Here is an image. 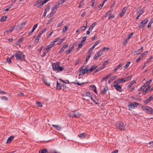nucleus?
I'll return each mask as SVG.
<instances>
[{"instance_id":"1","label":"nucleus","mask_w":153,"mask_h":153,"mask_svg":"<svg viewBox=\"0 0 153 153\" xmlns=\"http://www.w3.org/2000/svg\"><path fill=\"white\" fill-rule=\"evenodd\" d=\"M15 56L17 60H22L25 59V55L22 52L17 51L15 54Z\"/></svg>"},{"instance_id":"2","label":"nucleus","mask_w":153,"mask_h":153,"mask_svg":"<svg viewBox=\"0 0 153 153\" xmlns=\"http://www.w3.org/2000/svg\"><path fill=\"white\" fill-rule=\"evenodd\" d=\"M132 77V76L130 75L125 78L119 79H118V81L119 83H123L130 80Z\"/></svg>"},{"instance_id":"3","label":"nucleus","mask_w":153,"mask_h":153,"mask_svg":"<svg viewBox=\"0 0 153 153\" xmlns=\"http://www.w3.org/2000/svg\"><path fill=\"white\" fill-rule=\"evenodd\" d=\"M117 128L121 131H124L125 130V127L123 123H122L117 122L116 124Z\"/></svg>"},{"instance_id":"4","label":"nucleus","mask_w":153,"mask_h":153,"mask_svg":"<svg viewBox=\"0 0 153 153\" xmlns=\"http://www.w3.org/2000/svg\"><path fill=\"white\" fill-rule=\"evenodd\" d=\"M46 30V28H44L41 30L37 35V37L35 40L34 42H37L40 38L41 35Z\"/></svg>"},{"instance_id":"5","label":"nucleus","mask_w":153,"mask_h":153,"mask_svg":"<svg viewBox=\"0 0 153 153\" xmlns=\"http://www.w3.org/2000/svg\"><path fill=\"white\" fill-rule=\"evenodd\" d=\"M92 92L90 93L89 91H86L82 93V95L85 97H89L91 99V98L92 97Z\"/></svg>"},{"instance_id":"6","label":"nucleus","mask_w":153,"mask_h":153,"mask_svg":"<svg viewBox=\"0 0 153 153\" xmlns=\"http://www.w3.org/2000/svg\"><path fill=\"white\" fill-rule=\"evenodd\" d=\"M148 20L146 19L143 20L140 23L139 27L140 28H143L145 25L148 22Z\"/></svg>"},{"instance_id":"7","label":"nucleus","mask_w":153,"mask_h":153,"mask_svg":"<svg viewBox=\"0 0 153 153\" xmlns=\"http://www.w3.org/2000/svg\"><path fill=\"white\" fill-rule=\"evenodd\" d=\"M80 73L82 75H84L85 73H87L89 71V70L87 68H85L83 69H82V68L81 67L79 68Z\"/></svg>"},{"instance_id":"8","label":"nucleus","mask_w":153,"mask_h":153,"mask_svg":"<svg viewBox=\"0 0 153 153\" xmlns=\"http://www.w3.org/2000/svg\"><path fill=\"white\" fill-rule=\"evenodd\" d=\"M150 107L147 106H143L141 107V109L144 111L146 113H148L149 111V109Z\"/></svg>"},{"instance_id":"9","label":"nucleus","mask_w":153,"mask_h":153,"mask_svg":"<svg viewBox=\"0 0 153 153\" xmlns=\"http://www.w3.org/2000/svg\"><path fill=\"white\" fill-rule=\"evenodd\" d=\"M127 9V7H124L122 9V12L120 13L119 14V15L121 17H122L124 14L125 13L126 10Z\"/></svg>"},{"instance_id":"10","label":"nucleus","mask_w":153,"mask_h":153,"mask_svg":"<svg viewBox=\"0 0 153 153\" xmlns=\"http://www.w3.org/2000/svg\"><path fill=\"white\" fill-rule=\"evenodd\" d=\"M15 26H14L12 27H11L9 30L4 33V35H5L6 34H8L9 33L11 32L14 30L15 28Z\"/></svg>"},{"instance_id":"11","label":"nucleus","mask_w":153,"mask_h":153,"mask_svg":"<svg viewBox=\"0 0 153 153\" xmlns=\"http://www.w3.org/2000/svg\"><path fill=\"white\" fill-rule=\"evenodd\" d=\"M139 104L136 102H135L134 103H131L130 105L128 106L129 108H136L137 107L138 105Z\"/></svg>"},{"instance_id":"12","label":"nucleus","mask_w":153,"mask_h":153,"mask_svg":"<svg viewBox=\"0 0 153 153\" xmlns=\"http://www.w3.org/2000/svg\"><path fill=\"white\" fill-rule=\"evenodd\" d=\"M81 115V114L78 112H77L76 114L74 113L72 115L71 114L69 115V116L72 117L79 118V117Z\"/></svg>"},{"instance_id":"13","label":"nucleus","mask_w":153,"mask_h":153,"mask_svg":"<svg viewBox=\"0 0 153 153\" xmlns=\"http://www.w3.org/2000/svg\"><path fill=\"white\" fill-rule=\"evenodd\" d=\"M123 63H121L119 64V65H117V67L114 68V69L113 70V71L114 72H115L117 71L119 69L121 68L123 66Z\"/></svg>"},{"instance_id":"14","label":"nucleus","mask_w":153,"mask_h":153,"mask_svg":"<svg viewBox=\"0 0 153 153\" xmlns=\"http://www.w3.org/2000/svg\"><path fill=\"white\" fill-rule=\"evenodd\" d=\"M68 44H66L65 45H63L62 47V48L59 51V53H62L64 50L68 46Z\"/></svg>"},{"instance_id":"15","label":"nucleus","mask_w":153,"mask_h":153,"mask_svg":"<svg viewBox=\"0 0 153 153\" xmlns=\"http://www.w3.org/2000/svg\"><path fill=\"white\" fill-rule=\"evenodd\" d=\"M90 89H91L92 90H93L94 92L96 93L97 94V91H96V86L93 85H90Z\"/></svg>"},{"instance_id":"16","label":"nucleus","mask_w":153,"mask_h":153,"mask_svg":"<svg viewBox=\"0 0 153 153\" xmlns=\"http://www.w3.org/2000/svg\"><path fill=\"white\" fill-rule=\"evenodd\" d=\"M97 67V66L95 65H93L90 68L89 70V73H90L93 70L96 69Z\"/></svg>"},{"instance_id":"17","label":"nucleus","mask_w":153,"mask_h":153,"mask_svg":"<svg viewBox=\"0 0 153 153\" xmlns=\"http://www.w3.org/2000/svg\"><path fill=\"white\" fill-rule=\"evenodd\" d=\"M136 83V81L133 80L128 85L127 87V89L130 88L134 84Z\"/></svg>"},{"instance_id":"18","label":"nucleus","mask_w":153,"mask_h":153,"mask_svg":"<svg viewBox=\"0 0 153 153\" xmlns=\"http://www.w3.org/2000/svg\"><path fill=\"white\" fill-rule=\"evenodd\" d=\"M144 12V9H142L140 11V12L138 14V15L136 16V19H138L139 18L141 15L142 14H143Z\"/></svg>"},{"instance_id":"19","label":"nucleus","mask_w":153,"mask_h":153,"mask_svg":"<svg viewBox=\"0 0 153 153\" xmlns=\"http://www.w3.org/2000/svg\"><path fill=\"white\" fill-rule=\"evenodd\" d=\"M52 126L57 130L60 131L61 129V127L60 126L52 125Z\"/></svg>"},{"instance_id":"20","label":"nucleus","mask_w":153,"mask_h":153,"mask_svg":"<svg viewBox=\"0 0 153 153\" xmlns=\"http://www.w3.org/2000/svg\"><path fill=\"white\" fill-rule=\"evenodd\" d=\"M74 45H72L69 49L66 52V54L67 55L71 53L73 49H74Z\"/></svg>"},{"instance_id":"21","label":"nucleus","mask_w":153,"mask_h":153,"mask_svg":"<svg viewBox=\"0 0 153 153\" xmlns=\"http://www.w3.org/2000/svg\"><path fill=\"white\" fill-rule=\"evenodd\" d=\"M97 25V23L95 22L93 23L90 27L88 29V30H90L91 31L93 28L95 26V25Z\"/></svg>"},{"instance_id":"22","label":"nucleus","mask_w":153,"mask_h":153,"mask_svg":"<svg viewBox=\"0 0 153 153\" xmlns=\"http://www.w3.org/2000/svg\"><path fill=\"white\" fill-rule=\"evenodd\" d=\"M14 137L13 136H11L10 137L7 139L6 143H10L12 140H13V138H14Z\"/></svg>"},{"instance_id":"23","label":"nucleus","mask_w":153,"mask_h":153,"mask_svg":"<svg viewBox=\"0 0 153 153\" xmlns=\"http://www.w3.org/2000/svg\"><path fill=\"white\" fill-rule=\"evenodd\" d=\"M56 88L58 90H60L62 88L61 84L59 83L58 81L56 82Z\"/></svg>"},{"instance_id":"24","label":"nucleus","mask_w":153,"mask_h":153,"mask_svg":"<svg viewBox=\"0 0 153 153\" xmlns=\"http://www.w3.org/2000/svg\"><path fill=\"white\" fill-rule=\"evenodd\" d=\"M59 65L56 64L54 63L52 65V68L53 69V70L56 71V70L57 69V68L58 67Z\"/></svg>"},{"instance_id":"25","label":"nucleus","mask_w":153,"mask_h":153,"mask_svg":"<svg viewBox=\"0 0 153 153\" xmlns=\"http://www.w3.org/2000/svg\"><path fill=\"white\" fill-rule=\"evenodd\" d=\"M143 47H142L137 51H135V52L137 54H140L143 52Z\"/></svg>"},{"instance_id":"26","label":"nucleus","mask_w":153,"mask_h":153,"mask_svg":"<svg viewBox=\"0 0 153 153\" xmlns=\"http://www.w3.org/2000/svg\"><path fill=\"white\" fill-rule=\"evenodd\" d=\"M64 69L63 67L59 66V65L58 67L57 68V69L56 71V72H59V71H62Z\"/></svg>"},{"instance_id":"27","label":"nucleus","mask_w":153,"mask_h":153,"mask_svg":"<svg viewBox=\"0 0 153 153\" xmlns=\"http://www.w3.org/2000/svg\"><path fill=\"white\" fill-rule=\"evenodd\" d=\"M115 89L117 90L118 91H119V92H122V87L120 85H118L117 86H116V87H115Z\"/></svg>"},{"instance_id":"28","label":"nucleus","mask_w":153,"mask_h":153,"mask_svg":"<svg viewBox=\"0 0 153 153\" xmlns=\"http://www.w3.org/2000/svg\"><path fill=\"white\" fill-rule=\"evenodd\" d=\"M79 137L82 139L84 138L86 136V134L85 133H81L79 135Z\"/></svg>"},{"instance_id":"29","label":"nucleus","mask_w":153,"mask_h":153,"mask_svg":"<svg viewBox=\"0 0 153 153\" xmlns=\"http://www.w3.org/2000/svg\"><path fill=\"white\" fill-rule=\"evenodd\" d=\"M50 0H44L42 2V3L41 4H40L39 5L36 6L37 8H40L42 6V4H45L48 1H49Z\"/></svg>"},{"instance_id":"30","label":"nucleus","mask_w":153,"mask_h":153,"mask_svg":"<svg viewBox=\"0 0 153 153\" xmlns=\"http://www.w3.org/2000/svg\"><path fill=\"white\" fill-rule=\"evenodd\" d=\"M151 87L150 86H148L146 89L143 91V94H146L148 92V91H149V90L151 89Z\"/></svg>"},{"instance_id":"31","label":"nucleus","mask_w":153,"mask_h":153,"mask_svg":"<svg viewBox=\"0 0 153 153\" xmlns=\"http://www.w3.org/2000/svg\"><path fill=\"white\" fill-rule=\"evenodd\" d=\"M91 99L95 104H97L98 103V100L97 99H96L95 98H94L93 97H92L91 98Z\"/></svg>"},{"instance_id":"32","label":"nucleus","mask_w":153,"mask_h":153,"mask_svg":"<svg viewBox=\"0 0 153 153\" xmlns=\"http://www.w3.org/2000/svg\"><path fill=\"white\" fill-rule=\"evenodd\" d=\"M59 5V4L58 3L56 4V5L53 7L52 8V10H53L55 9H57L58 8V7Z\"/></svg>"},{"instance_id":"33","label":"nucleus","mask_w":153,"mask_h":153,"mask_svg":"<svg viewBox=\"0 0 153 153\" xmlns=\"http://www.w3.org/2000/svg\"><path fill=\"white\" fill-rule=\"evenodd\" d=\"M84 44V43H82V42H81L79 44L78 47L77 49V51H78L81 48Z\"/></svg>"},{"instance_id":"34","label":"nucleus","mask_w":153,"mask_h":153,"mask_svg":"<svg viewBox=\"0 0 153 153\" xmlns=\"http://www.w3.org/2000/svg\"><path fill=\"white\" fill-rule=\"evenodd\" d=\"M84 5V0H82V1H81L80 2L78 6V7L79 8H80L82 7V6Z\"/></svg>"},{"instance_id":"35","label":"nucleus","mask_w":153,"mask_h":153,"mask_svg":"<svg viewBox=\"0 0 153 153\" xmlns=\"http://www.w3.org/2000/svg\"><path fill=\"white\" fill-rule=\"evenodd\" d=\"M50 8V6H49L47 8L45 9V10L44 12V16H45L47 12L49 10Z\"/></svg>"},{"instance_id":"36","label":"nucleus","mask_w":153,"mask_h":153,"mask_svg":"<svg viewBox=\"0 0 153 153\" xmlns=\"http://www.w3.org/2000/svg\"><path fill=\"white\" fill-rule=\"evenodd\" d=\"M23 40V38H20L16 42V44L18 45L19 44L21 43Z\"/></svg>"},{"instance_id":"37","label":"nucleus","mask_w":153,"mask_h":153,"mask_svg":"<svg viewBox=\"0 0 153 153\" xmlns=\"http://www.w3.org/2000/svg\"><path fill=\"white\" fill-rule=\"evenodd\" d=\"M43 0H38L35 3V5H36L39 4H41L42 3V1Z\"/></svg>"},{"instance_id":"38","label":"nucleus","mask_w":153,"mask_h":153,"mask_svg":"<svg viewBox=\"0 0 153 153\" xmlns=\"http://www.w3.org/2000/svg\"><path fill=\"white\" fill-rule=\"evenodd\" d=\"M117 77V76L115 75L112 77H111L108 81V83H109L111 82L112 81L114 80Z\"/></svg>"},{"instance_id":"39","label":"nucleus","mask_w":153,"mask_h":153,"mask_svg":"<svg viewBox=\"0 0 153 153\" xmlns=\"http://www.w3.org/2000/svg\"><path fill=\"white\" fill-rule=\"evenodd\" d=\"M100 56L99 53H97L94 56L93 59H97L98 57H99Z\"/></svg>"},{"instance_id":"40","label":"nucleus","mask_w":153,"mask_h":153,"mask_svg":"<svg viewBox=\"0 0 153 153\" xmlns=\"http://www.w3.org/2000/svg\"><path fill=\"white\" fill-rule=\"evenodd\" d=\"M60 39V38L58 37L55 39L54 41L51 42V43H53V44H54L55 42H56L59 41Z\"/></svg>"},{"instance_id":"41","label":"nucleus","mask_w":153,"mask_h":153,"mask_svg":"<svg viewBox=\"0 0 153 153\" xmlns=\"http://www.w3.org/2000/svg\"><path fill=\"white\" fill-rule=\"evenodd\" d=\"M131 63L130 62H128L126 65L123 67L124 70H125L129 66L130 63Z\"/></svg>"},{"instance_id":"42","label":"nucleus","mask_w":153,"mask_h":153,"mask_svg":"<svg viewBox=\"0 0 153 153\" xmlns=\"http://www.w3.org/2000/svg\"><path fill=\"white\" fill-rule=\"evenodd\" d=\"M153 19H151L148 25V26H147L148 28H149V27H151V24L153 23Z\"/></svg>"},{"instance_id":"43","label":"nucleus","mask_w":153,"mask_h":153,"mask_svg":"<svg viewBox=\"0 0 153 153\" xmlns=\"http://www.w3.org/2000/svg\"><path fill=\"white\" fill-rule=\"evenodd\" d=\"M152 98V97H150L149 98L147 99L145 102V104H147V103L149 102L151 100Z\"/></svg>"},{"instance_id":"44","label":"nucleus","mask_w":153,"mask_h":153,"mask_svg":"<svg viewBox=\"0 0 153 153\" xmlns=\"http://www.w3.org/2000/svg\"><path fill=\"white\" fill-rule=\"evenodd\" d=\"M149 108V109L148 113L150 114H153V109H152V108L150 107Z\"/></svg>"},{"instance_id":"45","label":"nucleus","mask_w":153,"mask_h":153,"mask_svg":"<svg viewBox=\"0 0 153 153\" xmlns=\"http://www.w3.org/2000/svg\"><path fill=\"white\" fill-rule=\"evenodd\" d=\"M133 33H130L126 38L127 40H128L129 39H130L131 37L133 36Z\"/></svg>"},{"instance_id":"46","label":"nucleus","mask_w":153,"mask_h":153,"mask_svg":"<svg viewBox=\"0 0 153 153\" xmlns=\"http://www.w3.org/2000/svg\"><path fill=\"white\" fill-rule=\"evenodd\" d=\"M47 152V150L46 149H44L42 150L39 151V153H46Z\"/></svg>"},{"instance_id":"47","label":"nucleus","mask_w":153,"mask_h":153,"mask_svg":"<svg viewBox=\"0 0 153 153\" xmlns=\"http://www.w3.org/2000/svg\"><path fill=\"white\" fill-rule=\"evenodd\" d=\"M108 90L107 88H104L101 91V93L103 94H105Z\"/></svg>"},{"instance_id":"48","label":"nucleus","mask_w":153,"mask_h":153,"mask_svg":"<svg viewBox=\"0 0 153 153\" xmlns=\"http://www.w3.org/2000/svg\"><path fill=\"white\" fill-rule=\"evenodd\" d=\"M54 44L52 43H51V42L50 44L46 46V47L48 48V49H50L53 46Z\"/></svg>"},{"instance_id":"49","label":"nucleus","mask_w":153,"mask_h":153,"mask_svg":"<svg viewBox=\"0 0 153 153\" xmlns=\"http://www.w3.org/2000/svg\"><path fill=\"white\" fill-rule=\"evenodd\" d=\"M55 13V12H54L53 11H52L48 15V18L51 17Z\"/></svg>"},{"instance_id":"50","label":"nucleus","mask_w":153,"mask_h":153,"mask_svg":"<svg viewBox=\"0 0 153 153\" xmlns=\"http://www.w3.org/2000/svg\"><path fill=\"white\" fill-rule=\"evenodd\" d=\"M65 37H64L62 39H60V41L57 44L59 45H60L61 43L63 42V41L65 40Z\"/></svg>"},{"instance_id":"51","label":"nucleus","mask_w":153,"mask_h":153,"mask_svg":"<svg viewBox=\"0 0 153 153\" xmlns=\"http://www.w3.org/2000/svg\"><path fill=\"white\" fill-rule=\"evenodd\" d=\"M118 84H120L118 82V80L117 81H115L114 83V86L115 87L116 86H117L118 85H117Z\"/></svg>"},{"instance_id":"52","label":"nucleus","mask_w":153,"mask_h":153,"mask_svg":"<svg viewBox=\"0 0 153 153\" xmlns=\"http://www.w3.org/2000/svg\"><path fill=\"white\" fill-rule=\"evenodd\" d=\"M152 79H150L149 80L147 81L146 82L145 84V85H146V86H147L150 83L152 82Z\"/></svg>"},{"instance_id":"53","label":"nucleus","mask_w":153,"mask_h":153,"mask_svg":"<svg viewBox=\"0 0 153 153\" xmlns=\"http://www.w3.org/2000/svg\"><path fill=\"white\" fill-rule=\"evenodd\" d=\"M68 27H67V26H65L62 29V32L63 33H64L68 29Z\"/></svg>"},{"instance_id":"54","label":"nucleus","mask_w":153,"mask_h":153,"mask_svg":"<svg viewBox=\"0 0 153 153\" xmlns=\"http://www.w3.org/2000/svg\"><path fill=\"white\" fill-rule=\"evenodd\" d=\"M36 104L39 107H42V103L40 102H37Z\"/></svg>"},{"instance_id":"55","label":"nucleus","mask_w":153,"mask_h":153,"mask_svg":"<svg viewBox=\"0 0 153 153\" xmlns=\"http://www.w3.org/2000/svg\"><path fill=\"white\" fill-rule=\"evenodd\" d=\"M7 17L6 16H2L1 17L0 21L1 22H3L5 21Z\"/></svg>"},{"instance_id":"56","label":"nucleus","mask_w":153,"mask_h":153,"mask_svg":"<svg viewBox=\"0 0 153 153\" xmlns=\"http://www.w3.org/2000/svg\"><path fill=\"white\" fill-rule=\"evenodd\" d=\"M91 55H88V56H86V59H85V61L86 62V63H87V62L89 60V58H90V57H91Z\"/></svg>"},{"instance_id":"57","label":"nucleus","mask_w":153,"mask_h":153,"mask_svg":"<svg viewBox=\"0 0 153 153\" xmlns=\"http://www.w3.org/2000/svg\"><path fill=\"white\" fill-rule=\"evenodd\" d=\"M108 78V77H107V76H106L102 79L101 81L102 82L104 81V80H106Z\"/></svg>"},{"instance_id":"58","label":"nucleus","mask_w":153,"mask_h":153,"mask_svg":"<svg viewBox=\"0 0 153 153\" xmlns=\"http://www.w3.org/2000/svg\"><path fill=\"white\" fill-rule=\"evenodd\" d=\"M54 18H52L51 19H50L47 22V25H48L52 21H53V19Z\"/></svg>"},{"instance_id":"59","label":"nucleus","mask_w":153,"mask_h":153,"mask_svg":"<svg viewBox=\"0 0 153 153\" xmlns=\"http://www.w3.org/2000/svg\"><path fill=\"white\" fill-rule=\"evenodd\" d=\"M153 57L152 56H151L150 57V59H148L147 61V62H146L145 63V64L146 63H148V62H150L151 61V60L152 59H153Z\"/></svg>"},{"instance_id":"60","label":"nucleus","mask_w":153,"mask_h":153,"mask_svg":"<svg viewBox=\"0 0 153 153\" xmlns=\"http://www.w3.org/2000/svg\"><path fill=\"white\" fill-rule=\"evenodd\" d=\"M37 25H38L37 24H36L33 26L32 28L33 31H34V30L36 29L37 27Z\"/></svg>"},{"instance_id":"61","label":"nucleus","mask_w":153,"mask_h":153,"mask_svg":"<svg viewBox=\"0 0 153 153\" xmlns=\"http://www.w3.org/2000/svg\"><path fill=\"white\" fill-rule=\"evenodd\" d=\"M95 47H94V46H93L91 47L88 50V52H91L92 51L93 49Z\"/></svg>"},{"instance_id":"62","label":"nucleus","mask_w":153,"mask_h":153,"mask_svg":"<svg viewBox=\"0 0 153 153\" xmlns=\"http://www.w3.org/2000/svg\"><path fill=\"white\" fill-rule=\"evenodd\" d=\"M63 22H59L57 25V27H59L62 25Z\"/></svg>"},{"instance_id":"63","label":"nucleus","mask_w":153,"mask_h":153,"mask_svg":"<svg viewBox=\"0 0 153 153\" xmlns=\"http://www.w3.org/2000/svg\"><path fill=\"white\" fill-rule=\"evenodd\" d=\"M100 41L98 40V41H97L94 44V45H93V46H94V47H95L96 46L97 44H99V43H100Z\"/></svg>"},{"instance_id":"64","label":"nucleus","mask_w":153,"mask_h":153,"mask_svg":"<svg viewBox=\"0 0 153 153\" xmlns=\"http://www.w3.org/2000/svg\"><path fill=\"white\" fill-rule=\"evenodd\" d=\"M86 28V26H82L80 28V30L81 31H84Z\"/></svg>"}]
</instances>
